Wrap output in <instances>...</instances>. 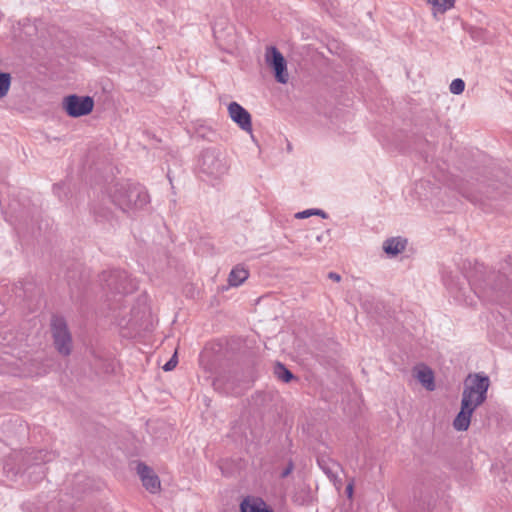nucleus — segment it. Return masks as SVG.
<instances>
[{
  "label": "nucleus",
  "instance_id": "obj_1",
  "mask_svg": "<svg viewBox=\"0 0 512 512\" xmlns=\"http://www.w3.org/2000/svg\"><path fill=\"white\" fill-rule=\"evenodd\" d=\"M489 378L480 374H470L464 383L462 403L476 409L486 399Z\"/></svg>",
  "mask_w": 512,
  "mask_h": 512
},
{
  "label": "nucleus",
  "instance_id": "obj_2",
  "mask_svg": "<svg viewBox=\"0 0 512 512\" xmlns=\"http://www.w3.org/2000/svg\"><path fill=\"white\" fill-rule=\"evenodd\" d=\"M94 101L89 96L69 95L63 99V108L71 117H81L91 113Z\"/></svg>",
  "mask_w": 512,
  "mask_h": 512
},
{
  "label": "nucleus",
  "instance_id": "obj_3",
  "mask_svg": "<svg viewBox=\"0 0 512 512\" xmlns=\"http://www.w3.org/2000/svg\"><path fill=\"white\" fill-rule=\"evenodd\" d=\"M52 333L57 350L64 355L69 354L71 351V336L62 318L56 317L52 320Z\"/></svg>",
  "mask_w": 512,
  "mask_h": 512
},
{
  "label": "nucleus",
  "instance_id": "obj_4",
  "mask_svg": "<svg viewBox=\"0 0 512 512\" xmlns=\"http://www.w3.org/2000/svg\"><path fill=\"white\" fill-rule=\"evenodd\" d=\"M267 64L274 70L275 78L279 83L288 82L286 61L283 55L275 47H269L265 54Z\"/></svg>",
  "mask_w": 512,
  "mask_h": 512
},
{
  "label": "nucleus",
  "instance_id": "obj_5",
  "mask_svg": "<svg viewBox=\"0 0 512 512\" xmlns=\"http://www.w3.org/2000/svg\"><path fill=\"white\" fill-rule=\"evenodd\" d=\"M228 112L231 119L239 125L244 131L252 130L251 116L249 112L236 102H232L228 106Z\"/></svg>",
  "mask_w": 512,
  "mask_h": 512
},
{
  "label": "nucleus",
  "instance_id": "obj_6",
  "mask_svg": "<svg viewBox=\"0 0 512 512\" xmlns=\"http://www.w3.org/2000/svg\"><path fill=\"white\" fill-rule=\"evenodd\" d=\"M137 472L140 476L143 486L151 493L160 491L161 483L158 476L152 471L151 468L145 464H138Z\"/></svg>",
  "mask_w": 512,
  "mask_h": 512
},
{
  "label": "nucleus",
  "instance_id": "obj_7",
  "mask_svg": "<svg viewBox=\"0 0 512 512\" xmlns=\"http://www.w3.org/2000/svg\"><path fill=\"white\" fill-rule=\"evenodd\" d=\"M474 411V408L468 405L465 406V404L461 402V410L453 421V427L457 431H466L470 425L471 416Z\"/></svg>",
  "mask_w": 512,
  "mask_h": 512
},
{
  "label": "nucleus",
  "instance_id": "obj_8",
  "mask_svg": "<svg viewBox=\"0 0 512 512\" xmlns=\"http://www.w3.org/2000/svg\"><path fill=\"white\" fill-rule=\"evenodd\" d=\"M415 378L429 391L435 389L434 374L430 368L424 365L415 367Z\"/></svg>",
  "mask_w": 512,
  "mask_h": 512
},
{
  "label": "nucleus",
  "instance_id": "obj_9",
  "mask_svg": "<svg viewBox=\"0 0 512 512\" xmlns=\"http://www.w3.org/2000/svg\"><path fill=\"white\" fill-rule=\"evenodd\" d=\"M241 512H272L259 497H247L240 505Z\"/></svg>",
  "mask_w": 512,
  "mask_h": 512
},
{
  "label": "nucleus",
  "instance_id": "obj_10",
  "mask_svg": "<svg viewBox=\"0 0 512 512\" xmlns=\"http://www.w3.org/2000/svg\"><path fill=\"white\" fill-rule=\"evenodd\" d=\"M406 247V240L400 237L391 238L385 241L384 250L387 254L397 255L402 252Z\"/></svg>",
  "mask_w": 512,
  "mask_h": 512
},
{
  "label": "nucleus",
  "instance_id": "obj_11",
  "mask_svg": "<svg viewBox=\"0 0 512 512\" xmlns=\"http://www.w3.org/2000/svg\"><path fill=\"white\" fill-rule=\"evenodd\" d=\"M431 6L433 15L438 13L444 14L446 11L452 9L456 0H425Z\"/></svg>",
  "mask_w": 512,
  "mask_h": 512
},
{
  "label": "nucleus",
  "instance_id": "obj_12",
  "mask_svg": "<svg viewBox=\"0 0 512 512\" xmlns=\"http://www.w3.org/2000/svg\"><path fill=\"white\" fill-rule=\"evenodd\" d=\"M249 276V272L242 266H236L229 275V283L232 286L241 285Z\"/></svg>",
  "mask_w": 512,
  "mask_h": 512
},
{
  "label": "nucleus",
  "instance_id": "obj_13",
  "mask_svg": "<svg viewBox=\"0 0 512 512\" xmlns=\"http://www.w3.org/2000/svg\"><path fill=\"white\" fill-rule=\"evenodd\" d=\"M275 374L278 379L288 383L293 378L292 373L286 369L282 364H278L275 368Z\"/></svg>",
  "mask_w": 512,
  "mask_h": 512
},
{
  "label": "nucleus",
  "instance_id": "obj_14",
  "mask_svg": "<svg viewBox=\"0 0 512 512\" xmlns=\"http://www.w3.org/2000/svg\"><path fill=\"white\" fill-rule=\"evenodd\" d=\"M11 78L7 73H0V98L4 97L10 88Z\"/></svg>",
  "mask_w": 512,
  "mask_h": 512
},
{
  "label": "nucleus",
  "instance_id": "obj_15",
  "mask_svg": "<svg viewBox=\"0 0 512 512\" xmlns=\"http://www.w3.org/2000/svg\"><path fill=\"white\" fill-rule=\"evenodd\" d=\"M450 92L456 95L461 94L465 89V83L462 79H454L450 84Z\"/></svg>",
  "mask_w": 512,
  "mask_h": 512
},
{
  "label": "nucleus",
  "instance_id": "obj_16",
  "mask_svg": "<svg viewBox=\"0 0 512 512\" xmlns=\"http://www.w3.org/2000/svg\"><path fill=\"white\" fill-rule=\"evenodd\" d=\"M178 363L177 360V350L174 352L172 358L163 366V369L165 371H171L173 370Z\"/></svg>",
  "mask_w": 512,
  "mask_h": 512
},
{
  "label": "nucleus",
  "instance_id": "obj_17",
  "mask_svg": "<svg viewBox=\"0 0 512 512\" xmlns=\"http://www.w3.org/2000/svg\"><path fill=\"white\" fill-rule=\"evenodd\" d=\"M312 214H318V212H314L312 210H305V211L297 213L296 217L299 218V219H303V218L309 217Z\"/></svg>",
  "mask_w": 512,
  "mask_h": 512
},
{
  "label": "nucleus",
  "instance_id": "obj_18",
  "mask_svg": "<svg viewBox=\"0 0 512 512\" xmlns=\"http://www.w3.org/2000/svg\"><path fill=\"white\" fill-rule=\"evenodd\" d=\"M353 492H354V483H353V481H351V482L348 483V485L346 487V494H347L349 499H352Z\"/></svg>",
  "mask_w": 512,
  "mask_h": 512
},
{
  "label": "nucleus",
  "instance_id": "obj_19",
  "mask_svg": "<svg viewBox=\"0 0 512 512\" xmlns=\"http://www.w3.org/2000/svg\"><path fill=\"white\" fill-rule=\"evenodd\" d=\"M329 278L336 282H339L341 279L340 275L333 273V272L329 273Z\"/></svg>",
  "mask_w": 512,
  "mask_h": 512
},
{
  "label": "nucleus",
  "instance_id": "obj_20",
  "mask_svg": "<svg viewBox=\"0 0 512 512\" xmlns=\"http://www.w3.org/2000/svg\"><path fill=\"white\" fill-rule=\"evenodd\" d=\"M114 200L119 204V205H125L126 202L124 200H122L120 197L118 196H114Z\"/></svg>",
  "mask_w": 512,
  "mask_h": 512
}]
</instances>
